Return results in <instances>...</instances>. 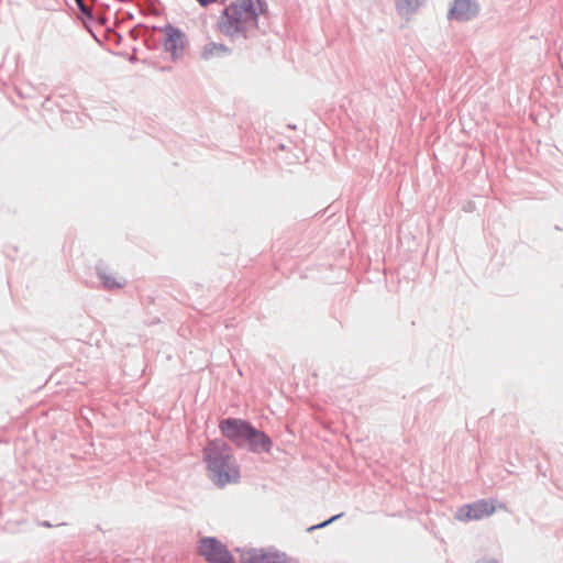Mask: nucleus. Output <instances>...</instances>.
<instances>
[{"instance_id": "nucleus-8", "label": "nucleus", "mask_w": 563, "mask_h": 563, "mask_svg": "<svg viewBox=\"0 0 563 563\" xmlns=\"http://www.w3.org/2000/svg\"><path fill=\"white\" fill-rule=\"evenodd\" d=\"M183 34L180 31L168 26L166 29V37L164 40V48L166 52H169L173 56V59H176L179 56V52L183 49Z\"/></svg>"}, {"instance_id": "nucleus-7", "label": "nucleus", "mask_w": 563, "mask_h": 563, "mask_svg": "<svg viewBox=\"0 0 563 563\" xmlns=\"http://www.w3.org/2000/svg\"><path fill=\"white\" fill-rule=\"evenodd\" d=\"M479 13V4L476 0H454L449 11V18L459 22L475 19Z\"/></svg>"}, {"instance_id": "nucleus-9", "label": "nucleus", "mask_w": 563, "mask_h": 563, "mask_svg": "<svg viewBox=\"0 0 563 563\" xmlns=\"http://www.w3.org/2000/svg\"><path fill=\"white\" fill-rule=\"evenodd\" d=\"M272 440L262 431L254 430V435L250 437L246 448L253 453L268 452L272 448Z\"/></svg>"}, {"instance_id": "nucleus-16", "label": "nucleus", "mask_w": 563, "mask_h": 563, "mask_svg": "<svg viewBox=\"0 0 563 563\" xmlns=\"http://www.w3.org/2000/svg\"><path fill=\"white\" fill-rule=\"evenodd\" d=\"M202 7H207L212 2H216L217 0H197Z\"/></svg>"}, {"instance_id": "nucleus-1", "label": "nucleus", "mask_w": 563, "mask_h": 563, "mask_svg": "<svg viewBox=\"0 0 563 563\" xmlns=\"http://www.w3.org/2000/svg\"><path fill=\"white\" fill-rule=\"evenodd\" d=\"M267 10L264 0H236L228 5L219 19L220 32L232 42H242L256 35L258 16Z\"/></svg>"}, {"instance_id": "nucleus-12", "label": "nucleus", "mask_w": 563, "mask_h": 563, "mask_svg": "<svg viewBox=\"0 0 563 563\" xmlns=\"http://www.w3.org/2000/svg\"><path fill=\"white\" fill-rule=\"evenodd\" d=\"M98 276L102 282L103 287L108 290L122 288L126 284V280L124 278H115L112 274L106 271H99Z\"/></svg>"}, {"instance_id": "nucleus-2", "label": "nucleus", "mask_w": 563, "mask_h": 563, "mask_svg": "<svg viewBox=\"0 0 563 563\" xmlns=\"http://www.w3.org/2000/svg\"><path fill=\"white\" fill-rule=\"evenodd\" d=\"M203 460L207 464L208 476L217 486L223 487L239 481L240 467L231 448L224 441L209 442L203 449Z\"/></svg>"}, {"instance_id": "nucleus-6", "label": "nucleus", "mask_w": 563, "mask_h": 563, "mask_svg": "<svg viewBox=\"0 0 563 563\" xmlns=\"http://www.w3.org/2000/svg\"><path fill=\"white\" fill-rule=\"evenodd\" d=\"M199 553L210 563H232L230 552L214 538H203Z\"/></svg>"}, {"instance_id": "nucleus-13", "label": "nucleus", "mask_w": 563, "mask_h": 563, "mask_svg": "<svg viewBox=\"0 0 563 563\" xmlns=\"http://www.w3.org/2000/svg\"><path fill=\"white\" fill-rule=\"evenodd\" d=\"M343 514H338L333 517H331L330 519L319 523V525H314V526H311L309 527L307 530L310 532V531H313L316 529H321V528H324L327 527L328 525L332 523L333 521H335L336 519L341 518Z\"/></svg>"}, {"instance_id": "nucleus-11", "label": "nucleus", "mask_w": 563, "mask_h": 563, "mask_svg": "<svg viewBox=\"0 0 563 563\" xmlns=\"http://www.w3.org/2000/svg\"><path fill=\"white\" fill-rule=\"evenodd\" d=\"M426 0H395V7L400 16L409 18Z\"/></svg>"}, {"instance_id": "nucleus-10", "label": "nucleus", "mask_w": 563, "mask_h": 563, "mask_svg": "<svg viewBox=\"0 0 563 563\" xmlns=\"http://www.w3.org/2000/svg\"><path fill=\"white\" fill-rule=\"evenodd\" d=\"M229 53L230 48L227 45L222 43L209 42L202 46L200 52V58L209 60L213 57L228 55Z\"/></svg>"}, {"instance_id": "nucleus-15", "label": "nucleus", "mask_w": 563, "mask_h": 563, "mask_svg": "<svg viewBox=\"0 0 563 563\" xmlns=\"http://www.w3.org/2000/svg\"><path fill=\"white\" fill-rule=\"evenodd\" d=\"M478 563H499V562L493 558H484V559L479 560Z\"/></svg>"}, {"instance_id": "nucleus-14", "label": "nucleus", "mask_w": 563, "mask_h": 563, "mask_svg": "<svg viewBox=\"0 0 563 563\" xmlns=\"http://www.w3.org/2000/svg\"><path fill=\"white\" fill-rule=\"evenodd\" d=\"M80 12L88 16L89 19L92 18L91 9L84 2V0H75Z\"/></svg>"}, {"instance_id": "nucleus-3", "label": "nucleus", "mask_w": 563, "mask_h": 563, "mask_svg": "<svg viewBox=\"0 0 563 563\" xmlns=\"http://www.w3.org/2000/svg\"><path fill=\"white\" fill-rule=\"evenodd\" d=\"M219 427L222 434L239 446H245L249 438L254 435L255 430L249 422L234 418L222 420Z\"/></svg>"}, {"instance_id": "nucleus-4", "label": "nucleus", "mask_w": 563, "mask_h": 563, "mask_svg": "<svg viewBox=\"0 0 563 563\" xmlns=\"http://www.w3.org/2000/svg\"><path fill=\"white\" fill-rule=\"evenodd\" d=\"M495 510L496 507L493 500L481 499L460 507L455 514V519L463 522L481 520L493 515Z\"/></svg>"}, {"instance_id": "nucleus-5", "label": "nucleus", "mask_w": 563, "mask_h": 563, "mask_svg": "<svg viewBox=\"0 0 563 563\" xmlns=\"http://www.w3.org/2000/svg\"><path fill=\"white\" fill-rule=\"evenodd\" d=\"M241 563H296L275 550L250 549L241 554Z\"/></svg>"}]
</instances>
